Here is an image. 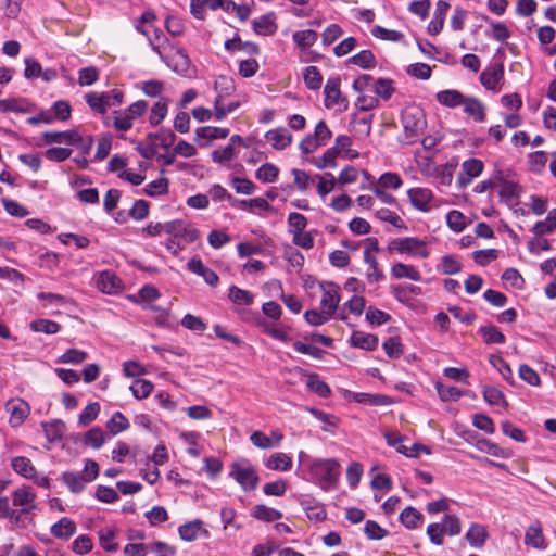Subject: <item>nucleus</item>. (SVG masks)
Masks as SVG:
<instances>
[{"label":"nucleus","instance_id":"nucleus-1","mask_svg":"<svg viewBox=\"0 0 556 556\" xmlns=\"http://www.w3.org/2000/svg\"><path fill=\"white\" fill-rule=\"evenodd\" d=\"M262 312L265 316L273 319L271 323L267 320H262L258 323L263 333L281 342H290L291 328L285 324L278 323L282 315L281 306L275 301H269L262 305Z\"/></svg>","mask_w":556,"mask_h":556},{"label":"nucleus","instance_id":"nucleus-2","mask_svg":"<svg viewBox=\"0 0 556 556\" xmlns=\"http://www.w3.org/2000/svg\"><path fill=\"white\" fill-rule=\"evenodd\" d=\"M309 471L316 482H318L324 490H328L336 484L339 479L340 465L333 458L315 459L311 464Z\"/></svg>","mask_w":556,"mask_h":556},{"label":"nucleus","instance_id":"nucleus-3","mask_svg":"<svg viewBox=\"0 0 556 556\" xmlns=\"http://www.w3.org/2000/svg\"><path fill=\"white\" fill-rule=\"evenodd\" d=\"M402 125L404 129V141L410 144L422 134L426 121L422 110L418 106H407L402 112Z\"/></svg>","mask_w":556,"mask_h":556},{"label":"nucleus","instance_id":"nucleus-4","mask_svg":"<svg viewBox=\"0 0 556 556\" xmlns=\"http://www.w3.org/2000/svg\"><path fill=\"white\" fill-rule=\"evenodd\" d=\"M389 251L421 258H427L430 255L427 242L416 237L393 239L389 244Z\"/></svg>","mask_w":556,"mask_h":556},{"label":"nucleus","instance_id":"nucleus-5","mask_svg":"<svg viewBox=\"0 0 556 556\" xmlns=\"http://www.w3.org/2000/svg\"><path fill=\"white\" fill-rule=\"evenodd\" d=\"M229 476L235 479L244 491L255 490L260 481L254 466L247 459L235 462L230 467Z\"/></svg>","mask_w":556,"mask_h":556},{"label":"nucleus","instance_id":"nucleus-6","mask_svg":"<svg viewBox=\"0 0 556 556\" xmlns=\"http://www.w3.org/2000/svg\"><path fill=\"white\" fill-rule=\"evenodd\" d=\"M124 93L119 89L108 92H89L85 99L88 105L97 113H105L110 108L122 104Z\"/></svg>","mask_w":556,"mask_h":556},{"label":"nucleus","instance_id":"nucleus-7","mask_svg":"<svg viewBox=\"0 0 556 556\" xmlns=\"http://www.w3.org/2000/svg\"><path fill=\"white\" fill-rule=\"evenodd\" d=\"M331 136L332 132L325 121H319L315 127L314 134H309L303 138L299 148L302 153L311 154L319 147L325 146L331 139Z\"/></svg>","mask_w":556,"mask_h":556},{"label":"nucleus","instance_id":"nucleus-8","mask_svg":"<svg viewBox=\"0 0 556 556\" xmlns=\"http://www.w3.org/2000/svg\"><path fill=\"white\" fill-rule=\"evenodd\" d=\"M325 106L330 110L338 112L346 111L349 108L348 99L341 93L340 78L330 77L328 78L325 88Z\"/></svg>","mask_w":556,"mask_h":556},{"label":"nucleus","instance_id":"nucleus-9","mask_svg":"<svg viewBox=\"0 0 556 556\" xmlns=\"http://www.w3.org/2000/svg\"><path fill=\"white\" fill-rule=\"evenodd\" d=\"M148 110V103L139 100L130 104L122 114L115 116L114 127L117 130L127 131L132 125L134 121L142 116Z\"/></svg>","mask_w":556,"mask_h":556},{"label":"nucleus","instance_id":"nucleus-10","mask_svg":"<svg viewBox=\"0 0 556 556\" xmlns=\"http://www.w3.org/2000/svg\"><path fill=\"white\" fill-rule=\"evenodd\" d=\"M319 290L321 291L320 309L333 316L341 301L340 287L332 281H321Z\"/></svg>","mask_w":556,"mask_h":556},{"label":"nucleus","instance_id":"nucleus-11","mask_svg":"<svg viewBox=\"0 0 556 556\" xmlns=\"http://www.w3.org/2000/svg\"><path fill=\"white\" fill-rule=\"evenodd\" d=\"M407 197L412 205L421 212H429L433 207H438L437 198L433 192L428 188L416 187L407 191Z\"/></svg>","mask_w":556,"mask_h":556},{"label":"nucleus","instance_id":"nucleus-12","mask_svg":"<svg viewBox=\"0 0 556 556\" xmlns=\"http://www.w3.org/2000/svg\"><path fill=\"white\" fill-rule=\"evenodd\" d=\"M4 408L5 412L10 415L9 424L13 428L22 426L30 414L29 404L21 397L8 401Z\"/></svg>","mask_w":556,"mask_h":556},{"label":"nucleus","instance_id":"nucleus-13","mask_svg":"<svg viewBox=\"0 0 556 556\" xmlns=\"http://www.w3.org/2000/svg\"><path fill=\"white\" fill-rule=\"evenodd\" d=\"M483 162L478 159H469L463 162L462 170L457 176V181L460 187H466L475 178L481 175L483 170Z\"/></svg>","mask_w":556,"mask_h":556},{"label":"nucleus","instance_id":"nucleus-14","mask_svg":"<svg viewBox=\"0 0 556 556\" xmlns=\"http://www.w3.org/2000/svg\"><path fill=\"white\" fill-rule=\"evenodd\" d=\"M45 144L65 143L68 146H80L83 138L76 130L46 131L42 134Z\"/></svg>","mask_w":556,"mask_h":556},{"label":"nucleus","instance_id":"nucleus-15","mask_svg":"<svg viewBox=\"0 0 556 556\" xmlns=\"http://www.w3.org/2000/svg\"><path fill=\"white\" fill-rule=\"evenodd\" d=\"M98 289L106 294H116L123 290V282L111 270L101 271L97 277Z\"/></svg>","mask_w":556,"mask_h":556},{"label":"nucleus","instance_id":"nucleus-16","mask_svg":"<svg viewBox=\"0 0 556 556\" xmlns=\"http://www.w3.org/2000/svg\"><path fill=\"white\" fill-rule=\"evenodd\" d=\"M36 493L30 486H22L13 492V505L21 508L24 514H29L35 508Z\"/></svg>","mask_w":556,"mask_h":556},{"label":"nucleus","instance_id":"nucleus-17","mask_svg":"<svg viewBox=\"0 0 556 556\" xmlns=\"http://www.w3.org/2000/svg\"><path fill=\"white\" fill-rule=\"evenodd\" d=\"M178 533L181 540L186 542H192L198 538H210V532L203 527V522L201 520H193L181 525L178 528Z\"/></svg>","mask_w":556,"mask_h":556},{"label":"nucleus","instance_id":"nucleus-18","mask_svg":"<svg viewBox=\"0 0 556 556\" xmlns=\"http://www.w3.org/2000/svg\"><path fill=\"white\" fill-rule=\"evenodd\" d=\"M504 78V66L502 64L484 70L480 75L482 86L492 91H498V85Z\"/></svg>","mask_w":556,"mask_h":556},{"label":"nucleus","instance_id":"nucleus-19","mask_svg":"<svg viewBox=\"0 0 556 556\" xmlns=\"http://www.w3.org/2000/svg\"><path fill=\"white\" fill-rule=\"evenodd\" d=\"M464 112L477 123H482L486 117V108L482 101L475 97H465L462 103Z\"/></svg>","mask_w":556,"mask_h":556},{"label":"nucleus","instance_id":"nucleus-20","mask_svg":"<svg viewBox=\"0 0 556 556\" xmlns=\"http://www.w3.org/2000/svg\"><path fill=\"white\" fill-rule=\"evenodd\" d=\"M187 268L191 273L201 276L211 287H215L218 283L219 278L217 274L213 269L206 267L200 258H191L187 264Z\"/></svg>","mask_w":556,"mask_h":556},{"label":"nucleus","instance_id":"nucleus-21","mask_svg":"<svg viewBox=\"0 0 556 556\" xmlns=\"http://www.w3.org/2000/svg\"><path fill=\"white\" fill-rule=\"evenodd\" d=\"M265 139L275 150H283L292 142V135L287 128L279 127L268 130Z\"/></svg>","mask_w":556,"mask_h":556},{"label":"nucleus","instance_id":"nucleus-22","mask_svg":"<svg viewBox=\"0 0 556 556\" xmlns=\"http://www.w3.org/2000/svg\"><path fill=\"white\" fill-rule=\"evenodd\" d=\"M450 10V3L444 0H439L435 4L433 17L428 25V31L431 35H438L444 26L447 11Z\"/></svg>","mask_w":556,"mask_h":556},{"label":"nucleus","instance_id":"nucleus-23","mask_svg":"<svg viewBox=\"0 0 556 556\" xmlns=\"http://www.w3.org/2000/svg\"><path fill=\"white\" fill-rule=\"evenodd\" d=\"M525 543L526 545L532 546L538 549H545L546 542L543 535V529L539 521H535L531 526L528 527L525 534Z\"/></svg>","mask_w":556,"mask_h":556},{"label":"nucleus","instance_id":"nucleus-24","mask_svg":"<svg viewBox=\"0 0 556 556\" xmlns=\"http://www.w3.org/2000/svg\"><path fill=\"white\" fill-rule=\"evenodd\" d=\"M350 343L357 349L374 351L378 346L379 340L375 334L354 331L350 338Z\"/></svg>","mask_w":556,"mask_h":556},{"label":"nucleus","instance_id":"nucleus-25","mask_svg":"<svg viewBox=\"0 0 556 556\" xmlns=\"http://www.w3.org/2000/svg\"><path fill=\"white\" fill-rule=\"evenodd\" d=\"M31 110V105L25 98H8L0 100V112L1 113H28Z\"/></svg>","mask_w":556,"mask_h":556},{"label":"nucleus","instance_id":"nucleus-26","mask_svg":"<svg viewBox=\"0 0 556 556\" xmlns=\"http://www.w3.org/2000/svg\"><path fill=\"white\" fill-rule=\"evenodd\" d=\"M437 101L446 108L454 109L457 106H462V103H464L465 96L455 89H446L439 91L435 94Z\"/></svg>","mask_w":556,"mask_h":556},{"label":"nucleus","instance_id":"nucleus-27","mask_svg":"<svg viewBox=\"0 0 556 556\" xmlns=\"http://www.w3.org/2000/svg\"><path fill=\"white\" fill-rule=\"evenodd\" d=\"M239 101H231L228 103L224 102V93H218L214 100V118L220 122L226 118L228 114H231L239 109Z\"/></svg>","mask_w":556,"mask_h":556},{"label":"nucleus","instance_id":"nucleus-28","mask_svg":"<svg viewBox=\"0 0 556 556\" xmlns=\"http://www.w3.org/2000/svg\"><path fill=\"white\" fill-rule=\"evenodd\" d=\"M50 532L56 539L68 540L76 532V523L72 519L63 517L51 527Z\"/></svg>","mask_w":556,"mask_h":556},{"label":"nucleus","instance_id":"nucleus-29","mask_svg":"<svg viewBox=\"0 0 556 556\" xmlns=\"http://www.w3.org/2000/svg\"><path fill=\"white\" fill-rule=\"evenodd\" d=\"M277 28L273 13L265 14L253 22V29L260 36H271L276 33Z\"/></svg>","mask_w":556,"mask_h":556},{"label":"nucleus","instance_id":"nucleus-30","mask_svg":"<svg viewBox=\"0 0 556 556\" xmlns=\"http://www.w3.org/2000/svg\"><path fill=\"white\" fill-rule=\"evenodd\" d=\"M265 466L275 471H288L292 468V458L286 453L277 452L268 457Z\"/></svg>","mask_w":556,"mask_h":556},{"label":"nucleus","instance_id":"nucleus-31","mask_svg":"<svg viewBox=\"0 0 556 556\" xmlns=\"http://www.w3.org/2000/svg\"><path fill=\"white\" fill-rule=\"evenodd\" d=\"M454 169L455 165L451 163L439 165L433 176V182L438 189L441 187H450L452 185L454 178Z\"/></svg>","mask_w":556,"mask_h":556},{"label":"nucleus","instance_id":"nucleus-32","mask_svg":"<svg viewBox=\"0 0 556 556\" xmlns=\"http://www.w3.org/2000/svg\"><path fill=\"white\" fill-rule=\"evenodd\" d=\"M488 539L485 526L472 523L466 533V540L473 547H482Z\"/></svg>","mask_w":556,"mask_h":556},{"label":"nucleus","instance_id":"nucleus-33","mask_svg":"<svg viewBox=\"0 0 556 556\" xmlns=\"http://www.w3.org/2000/svg\"><path fill=\"white\" fill-rule=\"evenodd\" d=\"M391 275L396 279L407 278L413 281H420L421 274L413 266L403 263H396L391 267Z\"/></svg>","mask_w":556,"mask_h":556},{"label":"nucleus","instance_id":"nucleus-34","mask_svg":"<svg viewBox=\"0 0 556 556\" xmlns=\"http://www.w3.org/2000/svg\"><path fill=\"white\" fill-rule=\"evenodd\" d=\"M359 174H362L367 181L371 179V176L366 170H358L353 166H346L340 172L337 182L341 186L356 182Z\"/></svg>","mask_w":556,"mask_h":556},{"label":"nucleus","instance_id":"nucleus-35","mask_svg":"<svg viewBox=\"0 0 556 556\" xmlns=\"http://www.w3.org/2000/svg\"><path fill=\"white\" fill-rule=\"evenodd\" d=\"M251 515L255 519L266 522L277 521L282 518V514L279 510H276L263 504L254 506L252 508Z\"/></svg>","mask_w":556,"mask_h":556},{"label":"nucleus","instance_id":"nucleus-36","mask_svg":"<svg viewBox=\"0 0 556 556\" xmlns=\"http://www.w3.org/2000/svg\"><path fill=\"white\" fill-rule=\"evenodd\" d=\"M308 412L323 424L321 429L324 431L333 433L338 428L339 418L334 415L327 414L317 408H308Z\"/></svg>","mask_w":556,"mask_h":556},{"label":"nucleus","instance_id":"nucleus-37","mask_svg":"<svg viewBox=\"0 0 556 556\" xmlns=\"http://www.w3.org/2000/svg\"><path fill=\"white\" fill-rule=\"evenodd\" d=\"M364 262L368 265L366 278L369 283H376L384 279L383 273L379 269L378 261L375 255L364 253Z\"/></svg>","mask_w":556,"mask_h":556},{"label":"nucleus","instance_id":"nucleus-38","mask_svg":"<svg viewBox=\"0 0 556 556\" xmlns=\"http://www.w3.org/2000/svg\"><path fill=\"white\" fill-rule=\"evenodd\" d=\"M401 522L408 529H416L424 522V516L414 507L405 508L400 515Z\"/></svg>","mask_w":556,"mask_h":556},{"label":"nucleus","instance_id":"nucleus-39","mask_svg":"<svg viewBox=\"0 0 556 556\" xmlns=\"http://www.w3.org/2000/svg\"><path fill=\"white\" fill-rule=\"evenodd\" d=\"M195 136L199 139L215 140L225 139L229 136L228 128L203 126L195 130Z\"/></svg>","mask_w":556,"mask_h":556},{"label":"nucleus","instance_id":"nucleus-40","mask_svg":"<svg viewBox=\"0 0 556 556\" xmlns=\"http://www.w3.org/2000/svg\"><path fill=\"white\" fill-rule=\"evenodd\" d=\"M339 154L329 148L321 156L311 159V163L318 169L334 168L337 167V157Z\"/></svg>","mask_w":556,"mask_h":556},{"label":"nucleus","instance_id":"nucleus-41","mask_svg":"<svg viewBox=\"0 0 556 556\" xmlns=\"http://www.w3.org/2000/svg\"><path fill=\"white\" fill-rule=\"evenodd\" d=\"M479 333L486 344H502L505 342L504 333L493 325L481 327Z\"/></svg>","mask_w":556,"mask_h":556},{"label":"nucleus","instance_id":"nucleus-42","mask_svg":"<svg viewBox=\"0 0 556 556\" xmlns=\"http://www.w3.org/2000/svg\"><path fill=\"white\" fill-rule=\"evenodd\" d=\"M228 298L236 304L249 306L253 304L254 295L248 290H243L237 286L229 288Z\"/></svg>","mask_w":556,"mask_h":556},{"label":"nucleus","instance_id":"nucleus-43","mask_svg":"<svg viewBox=\"0 0 556 556\" xmlns=\"http://www.w3.org/2000/svg\"><path fill=\"white\" fill-rule=\"evenodd\" d=\"M105 442V433L100 427H93L84 435L83 443L94 450H99Z\"/></svg>","mask_w":556,"mask_h":556},{"label":"nucleus","instance_id":"nucleus-44","mask_svg":"<svg viewBox=\"0 0 556 556\" xmlns=\"http://www.w3.org/2000/svg\"><path fill=\"white\" fill-rule=\"evenodd\" d=\"M168 112V101L164 98L160 99L151 109L149 122L152 126H156L164 121Z\"/></svg>","mask_w":556,"mask_h":556},{"label":"nucleus","instance_id":"nucleus-45","mask_svg":"<svg viewBox=\"0 0 556 556\" xmlns=\"http://www.w3.org/2000/svg\"><path fill=\"white\" fill-rule=\"evenodd\" d=\"M293 41L302 49L312 47L318 39V34L315 30L306 29L299 30L293 34Z\"/></svg>","mask_w":556,"mask_h":556},{"label":"nucleus","instance_id":"nucleus-46","mask_svg":"<svg viewBox=\"0 0 556 556\" xmlns=\"http://www.w3.org/2000/svg\"><path fill=\"white\" fill-rule=\"evenodd\" d=\"M314 178L318 180L317 193L323 199L330 193L334 189L336 184H338L333 175L329 173L324 176L317 174Z\"/></svg>","mask_w":556,"mask_h":556},{"label":"nucleus","instance_id":"nucleus-47","mask_svg":"<svg viewBox=\"0 0 556 556\" xmlns=\"http://www.w3.org/2000/svg\"><path fill=\"white\" fill-rule=\"evenodd\" d=\"M278 175L279 168L273 163L263 164L255 173V177L265 184L276 181Z\"/></svg>","mask_w":556,"mask_h":556},{"label":"nucleus","instance_id":"nucleus-48","mask_svg":"<svg viewBox=\"0 0 556 556\" xmlns=\"http://www.w3.org/2000/svg\"><path fill=\"white\" fill-rule=\"evenodd\" d=\"M62 480L67 485V488L74 493L81 492L85 488V484L87 483L80 473L73 471L64 472L62 476Z\"/></svg>","mask_w":556,"mask_h":556},{"label":"nucleus","instance_id":"nucleus-49","mask_svg":"<svg viewBox=\"0 0 556 556\" xmlns=\"http://www.w3.org/2000/svg\"><path fill=\"white\" fill-rule=\"evenodd\" d=\"M106 428L111 434L116 435L129 428V421L122 413L116 412L106 422Z\"/></svg>","mask_w":556,"mask_h":556},{"label":"nucleus","instance_id":"nucleus-50","mask_svg":"<svg viewBox=\"0 0 556 556\" xmlns=\"http://www.w3.org/2000/svg\"><path fill=\"white\" fill-rule=\"evenodd\" d=\"M304 83L311 90L319 89L323 83V76L316 66H307L303 74Z\"/></svg>","mask_w":556,"mask_h":556},{"label":"nucleus","instance_id":"nucleus-51","mask_svg":"<svg viewBox=\"0 0 556 556\" xmlns=\"http://www.w3.org/2000/svg\"><path fill=\"white\" fill-rule=\"evenodd\" d=\"M372 88L375 93L381 97L383 100H389L394 92L393 80L390 78L376 79L374 81Z\"/></svg>","mask_w":556,"mask_h":556},{"label":"nucleus","instance_id":"nucleus-52","mask_svg":"<svg viewBox=\"0 0 556 556\" xmlns=\"http://www.w3.org/2000/svg\"><path fill=\"white\" fill-rule=\"evenodd\" d=\"M12 468L14 469L15 472H17L21 476H24L25 478H31L35 472V468L31 462L24 456H17L13 458Z\"/></svg>","mask_w":556,"mask_h":556},{"label":"nucleus","instance_id":"nucleus-53","mask_svg":"<svg viewBox=\"0 0 556 556\" xmlns=\"http://www.w3.org/2000/svg\"><path fill=\"white\" fill-rule=\"evenodd\" d=\"M238 149H233L231 146L227 144L224 148L216 149L211 153L213 162L217 164H226L230 162L237 154Z\"/></svg>","mask_w":556,"mask_h":556},{"label":"nucleus","instance_id":"nucleus-54","mask_svg":"<svg viewBox=\"0 0 556 556\" xmlns=\"http://www.w3.org/2000/svg\"><path fill=\"white\" fill-rule=\"evenodd\" d=\"M350 63L362 68H372L376 66V58L370 50H363L350 59Z\"/></svg>","mask_w":556,"mask_h":556},{"label":"nucleus","instance_id":"nucleus-55","mask_svg":"<svg viewBox=\"0 0 556 556\" xmlns=\"http://www.w3.org/2000/svg\"><path fill=\"white\" fill-rule=\"evenodd\" d=\"M435 390L442 401H457L463 396V392L453 386H446L442 382L435 383Z\"/></svg>","mask_w":556,"mask_h":556},{"label":"nucleus","instance_id":"nucleus-56","mask_svg":"<svg viewBox=\"0 0 556 556\" xmlns=\"http://www.w3.org/2000/svg\"><path fill=\"white\" fill-rule=\"evenodd\" d=\"M441 526L444 533L450 536L458 535L462 532V522L456 515H445L442 519Z\"/></svg>","mask_w":556,"mask_h":556},{"label":"nucleus","instance_id":"nucleus-57","mask_svg":"<svg viewBox=\"0 0 556 556\" xmlns=\"http://www.w3.org/2000/svg\"><path fill=\"white\" fill-rule=\"evenodd\" d=\"M148 197H159L168 192V179L159 178L146 185L143 189Z\"/></svg>","mask_w":556,"mask_h":556},{"label":"nucleus","instance_id":"nucleus-58","mask_svg":"<svg viewBox=\"0 0 556 556\" xmlns=\"http://www.w3.org/2000/svg\"><path fill=\"white\" fill-rule=\"evenodd\" d=\"M287 222L289 227V233L291 235L305 230L308 224L307 218L303 214L296 212L290 213L288 215Z\"/></svg>","mask_w":556,"mask_h":556},{"label":"nucleus","instance_id":"nucleus-59","mask_svg":"<svg viewBox=\"0 0 556 556\" xmlns=\"http://www.w3.org/2000/svg\"><path fill=\"white\" fill-rule=\"evenodd\" d=\"M371 35L375 38L393 42L401 41L404 38V35L401 31L388 29L378 25L371 29Z\"/></svg>","mask_w":556,"mask_h":556},{"label":"nucleus","instance_id":"nucleus-60","mask_svg":"<svg viewBox=\"0 0 556 556\" xmlns=\"http://www.w3.org/2000/svg\"><path fill=\"white\" fill-rule=\"evenodd\" d=\"M520 192V188L518 182L513 178L507 184L500 189V198L505 203H510L513 200L517 199Z\"/></svg>","mask_w":556,"mask_h":556},{"label":"nucleus","instance_id":"nucleus-61","mask_svg":"<svg viewBox=\"0 0 556 556\" xmlns=\"http://www.w3.org/2000/svg\"><path fill=\"white\" fill-rule=\"evenodd\" d=\"M153 390L152 382L143 379H137L134 381V383L130 386V391L132 395L138 399L142 400L148 397Z\"/></svg>","mask_w":556,"mask_h":556},{"label":"nucleus","instance_id":"nucleus-62","mask_svg":"<svg viewBox=\"0 0 556 556\" xmlns=\"http://www.w3.org/2000/svg\"><path fill=\"white\" fill-rule=\"evenodd\" d=\"M483 399L491 405H502L504 407L508 405L504 393L495 387H484Z\"/></svg>","mask_w":556,"mask_h":556},{"label":"nucleus","instance_id":"nucleus-63","mask_svg":"<svg viewBox=\"0 0 556 556\" xmlns=\"http://www.w3.org/2000/svg\"><path fill=\"white\" fill-rule=\"evenodd\" d=\"M307 388L318 394L321 397H327L330 395L331 391L330 388L326 382L320 380V378L317 375H311L307 378Z\"/></svg>","mask_w":556,"mask_h":556},{"label":"nucleus","instance_id":"nucleus-64","mask_svg":"<svg viewBox=\"0 0 556 556\" xmlns=\"http://www.w3.org/2000/svg\"><path fill=\"white\" fill-rule=\"evenodd\" d=\"M462 269V263L452 255H445L441 258L439 270L444 275H454Z\"/></svg>","mask_w":556,"mask_h":556}]
</instances>
